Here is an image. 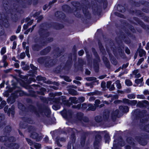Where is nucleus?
I'll return each instance as SVG.
<instances>
[{
    "mask_svg": "<svg viewBox=\"0 0 149 149\" xmlns=\"http://www.w3.org/2000/svg\"><path fill=\"white\" fill-rule=\"evenodd\" d=\"M100 101L99 100H96L95 101V105L96 107L100 103Z\"/></svg>",
    "mask_w": 149,
    "mask_h": 149,
    "instance_id": "obj_38",
    "label": "nucleus"
},
{
    "mask_svg": "<svg viewBox=\"0 0 149 149\" xmlns=\"http://www.w3.org/2000/svg\"><path fill=\"white\" fill-rule=\"evenodd\" d=\"M15 109V107L14 106L12 105L11 108H9L8 111V113L9 115L10 113H11L12 117H13V116L14 114V110Z\"/></svg>",
    "mask_w": 149,
    "mask_h": 149,
    "instance_id": "obj_7",
    "label": "nucleus"
},
{
    "mask_svg": "<svg viewBox=\"0 0 149 149\" xmlns=\"http://www.w3.org/2000/svg\"><path fill=\"white\" fill-rule=\"evenodd\" d=\"M65 114L66 116H67L68 115V112H66V110H64L62 112V114L63 116H64V114Z\"/></svg>",
    "mask_w": 149,
    "mask_h": 149,
    "instance_id": "obj_50",
    "label": "nucleus"
},
{
    "mask_svg": "<svg viewBox=\"0 0 149 149\" xmlns=\"http://www.w3.org/2000/svg\"><path fill=\"white\" fill-rule=\"evenodd\" d=\"M125 51L126 53L128 54H129L130 53V51L129 49L127 47H126Z\"/></svg>",
    "mask_w": 149,
    "mask_h": 149,
    "instance_id": "obj_55",
    "label": "nucleus"
},
{
    "mask_svg": "<svg viewBox=\"0 0 149 149\" xmlns=\"http://www.w3.org/2000/svg\"><path fill=\"white\" fill-rule=\"evenodd\" d=\"M143 78H141L140 79H136L135 82V83L137 84H139L141 83L143 81Z\"/></svg>",
    "mask_w": 149,
    "mask_h": 149,
    "instance_id": "obj_23",
    "label": "nucleus"
},
{
    "mask_svg": "<svg viewBox=\"0 0 149 149\" xmlns=\"http://www.w3.org/2000/svg\"><path fill=\"white\" fill-rule=\"evenodd\" d=\"M30 67L33 70V73L34 74L36 73V71L37 70V68L35 66H34L32 64L30 65Z\"/></svg>",
    "mask_w": 149,
    "mask_h": 149,
    "instance_id": "obj_30",
    "label": "nucleus"
},
{
    "mask_svg": "<svg viewBox=\"0 0 149 149\" xmlns=\"http://www.w3.org/2000/svg\"><path fill=\"white\" fill-rule=\"evenodd\" d=\"M95 99V97H91L89 99V100L90 101H93Z\"/></svg>",
    "mask_w": 149,
    "mask_h": 149,
    "instance_id": "obj_60",
    "label": "nucleus"
},
{
    "mask_svg": "<svg viewBox=\"0 0 149 149\" xmlns=\"http://www.w3.org/2000/svg\"><path fill=\"white\" fill-rule=\"evenodd\" d=\"M106 77V75H103L99 77L98 78L100 79H102Z\"/></svg>",
    "mask_w": 149,
    "mask_h": 149,
    "instance_id": "obj_61",
    "label": "nucleus"
},
{
    "mask_svg": "<svg viewBox=\"0 0 149 149\" xmlns=\"http://www.w3.org/2000/svg\"><path fill=\"white\" fill-rule=\"evenodd\" d=\"M101 86L103 89H104L106 88V83L105 82H102L101 84Z\"/></svg>",
    "mask_w": 149,
    "mask_h": 149,
    "instance_id": "obj_47",
    "label": "nucleus"
},
{
    "mask_svg": "<svg viewBox=\"0 0 149 149\" xmlns=\"http://www.w3.org/2000/svg\"><path fill=\"white\" fill-rule=\"evenodd\" d=\"M8 106H6L4 108V111L5 112H6L7 111V110L8 109Z\"/></svg>",
    "mask_w": 149,
    "mask_h": 149,
    "instance_id": "obj_63",
    "label": "nucleus"
},
{
    "mask_svg": "<svg viewBox=\"0 0 149 149\" xmlns=\"http://www.w3.org/2000/svg\"><path fill=\"white\" fill-rule=\"evenodd\" d=\"M127 144L125 146L126 149H131V147L133 146L134 144V143L132 141V139L131 137L128 138L127 140Z\"/></svg>",
    "mask_w": 149,
    "mask_h": 149,
    "instance_id": "obj_1",
    "label": "nucleus"
},
{
    "mask_svg": "<svg viewBox=\"0 0 149 149\" xmlns=\"http://www.w3.org/2000/svg\"><path fill=\"white\" fill-rule=\"evenodd\" d=\"M21 29V26H19L16 31V33H19L20 32V31Z\"/></svg>",
    "mask_w": 149,
    "mask_h": 149,
    "instance_id": "obj_53",
    "label": "nucleus"
},
{
    "mask_svg": "<svg viewBox=\"0 0 149 149\" xmlns=\"http://www.w3.org/2000/svg\"><path fill=\"white\" fill-rule=\"evenodd\" d=\"M87 105L86 103H84L82 104L81 107L83 109H85L87 108Z\"/></svg>",
    "mask_w": 149,
    "mask_h": 149,
    "instance_id": "obj_52",
    "label": "nucleus"
},
{
    "mask_svg": "<svg viewBox=\"0 0 149 149\" xmlns=\"http://www.w3.org/2000/svg\"><path fill=\"white\" fill-rule=\"evenodd\" d=\"M25 56V54L24 52L21 53L20 55V57L21 59H23Z\"/></svg>",
    "mask_w": 149,
    "mask_h": 149,
    "instance_id": "obj_46",
    "label": "nucleus"
},
{
    "mask_svg": "<svg viewBox=\"0 0 149 149\" xmlns=\"http://www.w3.org/2000/svg\"><path fill=\"white\" fill-rule=\"evenodd\" d=\"M85 100V98L84 97H79L78 100V102H83Z\"/></svg>",
    "mask_w": 149,
    "mask_h": 149,
    "instance_id": "obj_29",
    "label": "nucleus"
},
{
    "mask_svg": "<svg viewBox=\"0 0 149 149\" xmlns=\"http://www.w3.org/2000/svg\"><path fill=\"white\" fill-rule=\"evenodd\" d=\"M138 73V70H134L133 72V74L134 75H136Z\"/></svg>",
    "mask_w": 149,
    "mask_h": 149,
    "instance_id": "obj_64",
    "label": "nucleus"
},
{
    "mask_svg": "<svg viewBox=\"0 0 149 149\" xmlns=\"http://www.w3.org/2000/svg\"><path fill=\"white\" fill-rule=\"evenodd\" d=\"M31 137L36 140V141H39L41 140L42 137L40 134H38L35 132H33L31 134Z\"/></svg>",
    "mask_w": 149,
    "mask_h": 149,
    "instance_id": "obj_2",
    "label": "nucleus"
},
{
    "mask_svg": "<svg viewBox=\"0 0 149 149\" xmlns=\"http://www.w3.org/2000/svg\"><path fill=\"white\" fill-rule=\"evenodd\" d=\"M69 93L72 95H76L77 94V92L73 89H70L69 90Z\"/></svg>",
    "mask_w": 149,
    "mask_h": 149,
    "instance_id": "obj_14",
    "label": "nucleus"
},
{
    "mask_svg": "<svg viewBox=\"0 0 149 149\" xmlns=\"http://www.w3.org/2000/svg\"><path fill=\"white\" fill-rule=\"evenodd\" d=\"M88 106V110H89L94 111L96 108L95 106H94L91 104H89Z\"/></svg>",
    "mask_w": 149,
    "mask_h": 149,
    "instance_id": "obj_13",
    "label": "nucleus"
},
{
    "mask_svg": "<svg viewBox=\"0 0 149 149\" xmlns=\"http://www.w3.org/2000/svg\"><path fill=\"white\" fill-rule=\"evenodd\" d=\"M6 52V48L5 47H3L2 48L1 53L2 55L4 54Z\"/></svg>",
    "mask_w": 149,
    "mask_h": 149,
    "instance_id": "obj_40",
    "label": "nucleus"
},
{
    "mask_svg": "<svg viewBox=\"0 0 149 149\" xmlns=\"http://www.w3.org/2000/svg\"><path fill=\"white\" fill-rule=\"evenodd\" d=\"M29 25L28 24L24 25L23 26L24 29L25 30L28 27Z\"/></svg>",
    "mask_w": 149,
    "mask_h": 149,
    "instance_id": "obj_58",
    "label": "nucleus"
},
{
    "mask_svg": "<svg viewBox=\"0 0 149 149\" xmlns=\"http://www.w3.org/2000/svg\"><path fill=\"white\" fill-rule=\"evenodd\" d=\"M136 97L138 99H145V97L144 95H138L136 96Z\"/></svg>",
    "mask_w": 149,
    "mask_h": 149,
    "instance_id": "obj_32",
    "label": "nucleus"
},
{
    "mask_svg": "<svg viewBox=\"0 0 149 149\" xmlns=\"http://www.w3.org/2000/svg\"><path fill=\"white\" fill-rule=\"evenodd\" d=\"M125 83L127 86H130L132 84V82L129 79H126L125 81Z\"/></svg>",
    "mask_w": 149,
    "mask_h": 149,
    "instance_id": "obj_21",
    "label": "nucleus"
},
{
    "mask_svg": "<svg viewBox=\"0 0 149 149\" xmlns=\"http://www.w3.org/2000/svg\"><path fill=\"white\" fill-rule=\"evenodd\" d=\"M101 140V137L99 135H97L95 138L94 143V145L95 148H97Z\"/></svg>",
    "mask_w": 149,
    "mask_h": 149,
    "instance_id": "obj_3",
    "label": "nucleus"
},
{
    "mask_svg": "<svg viewBox=\"0 0 149 149\" xmlns=\"http://www.w3.org/2000/svg\"><path fill=\"white\" fill-rule=\"evenodd\" d=\"M39 47V46L37 45H33L32 46V48L35 51H38V48Z\"/></svg>",
    "mask_w": 149,
    "mask_h": 149,
    "instance_id": "obj_33",
    "label": "nucleus"
},
{
    "mask_svg": "<svg viewBox=\"0 0 149 149\" xmlns=\"http://www.w3.org/2000/svg\"><path fill=\"white\" fill-rule=\"evenodd\" d=\"M26 50L25 52L26 53V55L29 58L30 57V54H29V47H26Z\"/></svg>",
    "mask_w": 149,
    "mask_h": 149,
    "instance_id": "obj_35",
    "label": "nucleus"
},
{
    "mask_svg": "<svg viewBox=\"0 0 149 149\" xmlns=\"http://www.w3.org/2000/svg\"><path fill=\"white\" fill-rule=\"evenodd\" d=\"M13 46L12 48V49H14L16 48V45H17V43L16 42H15V41H14L13 42Z\"/></svg>",
    "mask_w": 149,
    "mask_h": 149,
    "instance_id": "obj_54",
    "label": "nucleus"
},
{
    "mask_svg": "<svg viewBox=\"0 0 149 149\" xmlns=\"http://www.w3.org/2000/svg\"><path fill=\"white\" fill-rule=\"evenodd\" d=\"M111 81H108L107 82V88H109L111 85Z\"/></svg>",
    "mask_w": 149,
    "mask_h": 149,
    "instance_id": "obj_43",
    "label": "nucleus"
},
{
    "mask_svg": "<svg viewBox=\"0 0 149 149\" xmlns=\"http://www.w3.org/2000/svg\"><path fill=\"white\" fill-rule=\"evenodd\" d=\"M7 138L6 136H3L0 137V141H6V139Z\"/></svg>",
    "mask_w": 149,
    "mask_h": 149,
    "instance_id": "obj_41",
    "label": "nucleus"
},
{
    "mask_svg": "<svg viewBox=\"0 0 149 149\" xmlns=\"http://www.w3.org/2000/svg\"><path fill=\"white\" fill-rule=\"evenodd\" d=\"M33 146L36 149H40L41 148V145L38 143H34Z\"/></svg>",
    "mask_w": 149,
    "mask_h": 149,
    "instance_id": "obj_24",
    "label": "nucleus"
},
{
    "mask_svg": "<svg viewBox=\"0 0 149 149\" xmlns=\"http://www.w3.org/2000/svg\"><path fill=\"white\" fill-rule=\"evenodd\" d=\"M69 101L72 103L77 104L78 102V100L75 97H70L69 99Z\"/></svg>",
    "mask_w": 149,
    "mask_h": 149,
    "instance_id": "obj_11",
    "label": "nucleus"
},
{
    "mask_svg": "<svg viewBox=\"0 0 149 149\" xmlns=\"http://www.w3.org/2000/svg\"><path fill=\"white\" fill-rule=\"evenodd\" d=\"M144 58H143L140 59L138 61L137 63V65H139L141 63L144 61Z\"/></svg>",
    "mask_w": 149,
    "mask_h": 149,
    "instance_id": "obj_42",
    "label": "nucleus"
},
{
    "mask_svg": "<svg viewBox=\"0 0 149 149\" xmlns=\"http://www.w3.org/2000/svg\"><path fill=\"white\" fill-rule=\"evenodd\" d=\"M119 109L121 111L124 112H127L129 111V108L127 106H121L119 107Z\"/></svg>",
    "mask_w": 149,
    "mask_h": 149,
    "instance_id": "obj_8",
    "label": "nucleus"
},
{
    "mask_svg": "<svg viewBox=\"0 0 149 149\" xmlns=\"http://www.w3.org/2000/svg\"><path fill=\"white\" fill-rule=\"evenodd\" d=\"M84 53V51L83 50H81L79 52V55L80 56H82Z\"/></svg>",
    "mask_w": 149,
    "mask_h": 149,
    "instance_id": "obj_57",
    "label": "nucleus"
},
{
    "mask_svg": "<svg viewBox=\"0 0 149 149\" xmlns=\"http://www.w3.org/2000/svg\"><path fill=\"white\" fill-rule=\"evenodd\" d=\"M136 139L137 141L139 142V143L143 146L147 144V142L146 141H144L143 143H142L141 141H140V140L139 139V137H137L136 138Z\"/></svg>",
    "mask_w": 149,
    "mask_h": 149,
    "instance_id": "obj_20",
    "label": "nucleus"
},
{
    "mask_svg": "<svg viewBox=\"0 0 149 149\" xmlns=\"http://www.w3.org/2000/svg\"><path fill=\"white\" fill-rule=\"evenodd\" d=\"M44 113L45 115L48 116L50 113V111L49 109H47L44 110Z\"/></svg>",
    "mask_w": 149,
    "mask_h": 149,
    "instance_id": "obj_22",
    "label": "nucleus"
},
{
    "mask_svg": "<svg viewBox=\"0 0 149 149\" xmlns=\"http://www.w3.org/2000/svg\"><path fill=\"white\" fill-rule=\"evenodd\" d=\"M81 106V104H79L77 105H74L72 106V107L74 108L77 109H79L80 108Z\"/></svg>",
    "mask_w": 149,
    "mask_h": 149,
    "instance_id": "obj_34",
    "label": "nucleus"
},
{
    "mask_svg": "<svg viewBox=\"0 0 149 149\" xmlns=\"http://www.w3.org/2000/svg\"><path fill=\"white\" fill-rule=\"evenodd\" d=\"M87 80L88 81H93V82L96 81V78L95 77H89L86 78Z\"/></svg>",
    "mask_w": 149,
    "mask_h": 149,
    "instance_id": "obj_19",
    "label": "nucleus"
},
{
    "mask_svg": "<svg viewBox=\"0 0 149 149\" xmlns=\"http://www.w3.org/2000/svg\"><path fill=\"white\" fill-rule=\"evenodd\" d=\"M110 91L113 90L115 89V87L114 84H112L111 85V86L109 88Z\"/></svg>",
    "mask_w": 149,
    "mask_h": 149,
    "instance_id": "obj_48",
    "label": "nucleus"
},
{
    "mask_svg": "<svg viewBox=\"0 0 149 149\" xmlns=\"http://www.w3.org/2000/svg\"><path fill=\"white\" fill-rule=\"evenodd\" d=\"M6 104V102L5 101H2L0 104V109H2Z\"/></svg>",
    "mask_w": 149,
    "mask_h": 149,
    "instance_id": "obj_26",
    "label": "nucleus"
},
{
    "mask_svg": "<svg viewBox=\"0 0 149 149\" xmlns=\"http://www.w3.org/2000/svg\"><path fill=\"white\" fill-rule=\"evenodd\" d=\"M98 93L99 92L98 91H95L94 92L88 93V95H98Z\"/></svg>",
    "mask_w": 149,
    "mask_h": 149,
    "instance_id": "obj_31",
    "label": "nucleus"
},
{
    "mask_svg": "<svg viewBox=\"0 0 149 149\" xmlns=\"http://www.w3.org/2000/svg\"><path fill=\"white\" fill-rule=\"evenodd\" d=\"M105 142L108 143L110 139L109 136L107 134H106L105 136Z\"/></svg>",
    "mask_w": 149,
    "mask_h": 149,
    "instance_id": "obj_28",
    "label": "nucleus"
},
{
    "mask_svg": "<svg viewBox=\"0 0 149 149\" xmlns=\"http://www.w3.org/2000/svg\"><path fill=\"white\" fill-rule=\"evenodd\" d=\"M16 36H13L11 37L10 40L11 41H13L16 39Z\"/></svg>",
    "mask_w": 149,
    "mask_h": 149,
    "instance_id": "obj_56",
    "label": "nucleus"
},
{
    "mask_svg": "<svg viewBox=\"0 0 149 149\" xmlns=\"http://www.w3.org/2000/svg\"><path fill=\"white\" fill-rule=\"evenodd\" d=\"M95 119L96 121L97 122H99L101 120L100 117L99 116L96 117L95 118Z\"/></svg>",
    "mask_w": 149,
    "mask_h": 149,
    "instance_id": "obj_44",
    "label": "nucleus"
},
{
    "mask_svg": "<svg viewBox=\"0 0 149 149\" xmlns=\"http://www.w3.org/2000/svg\"><path fill=\"white\" fill-rule=\"evenodd\" d=\"M123 101L124 102L130 104L132 106L135 105L137 103V101L136 100H130L126 99H123Z\"/></svg>",
    "mask_w": 149,
    "mask_h": 149,
    "instance_id": "obj_4",
    "label": "nucleus"
},
{
    "mask_svg": "<svg viewBox=\"0 0 149 149\" xmlns=\"http://www.w3.org/2000/svg\"><path fill=\"white\" fill-rule=\"evenodd\" d=\"M118 112V110H116L114 112L112 113L111 114V117L113 119H114L117 116Z\"/></svg>",
    "mask_w": 149,
    "mask_h": 149,
    "instance_id": "obj_15",
    "label": "nucleus"
},
{
    "mask_svg": "<svg viewBox=\"0 0 149 149\" xmlns=\"http://www.w3.org/2000/svg\"><path fill=\"white\" fill-rule=\"evenodd\" d=\"M51 49V48L50 47H48L45 50V52L44 53L42 54V55H45L49 52Z\"/></svg>",
    "mask_w": 149,
    "mask_h": 149,
    "instance_id": "obj_36",
    "label": "nucleus"
},
{
    "mask_svg": "<svg viewBox=\"0 0 149 149\" xmlns=\"http://www.w3.org/2000/svg\"><path fill=\"white\" fill-rule=\"evenodd\" d=\"M26 140L28 144L30 146L33 145L32 141L30 139L27 138H26Z\"/></svg>",
    "mask_w": 149,
    "mask_h": 149,
    "instance_id": "obj_37",
    "label": "nucleus"
},
{
    "mask_svg": "<svg viewBox=\"0 0 149 149\" xmlns=\"http://www.w3.org/2000/svg\"><path fill=\"white\" fill-rule=\"evenodd\" d=\"M139 53V55L140 57H142L145 54V51L143 49H139L137 51V52Z\"/></svg>",
    "mask_w": 149,
    "mask_h": 149,
    "instance_id": "obj_12",
    "label": "nucleus"
},
{
    "mask_svg": "<svg viewBox=\"0 0 149 149\" xmlns=\"http://www.w3.org/2000/svg\"><path fill=\"white\" fill-rule=\"evenodd\" d=\"M36 26V25L33 26L31 28L27 30L24 33L25 34H28L29 32L31 31L32 32L34 29L35 27Z\"/></svg>",
    "mask_w": 149,
    "mask_h": 149,
    "instance_id": "obj_16",
    "label": "nucleus"
},
{
    "mask_svg": "<svg viewBox=\"0 0 149 149\" xmlns=\"http://www.w3.org/2000/svg\"><path fill=\"white\" fill-rule=\"evenodd\" d=\"M34 113L37 116H40V115L43 114L42 112V110L41 109H35L34 110Z\"/></svg>",
    "mask_w": 149,
    "mask_h": 149,
    "instance_id": "obj_6",
    "label": "nucleus"
},
{
    "mask_svg": "<svg viewBox=\"0 0 149 149\" xmlns=\"http://www.w3.org/2000/svg\"><path fill=\"white\" fill-rule=\"evenodd\" d=\"M143 93L145 95H149V91L148 90L146 89L143 91Z\"/></svg>",
    "mask_w": 149,
    "mask_h": 149,
    "instance_id": "obj_49",
    "label": "nucleus"
},
{
    "mask_svg": "<svg viewBox=\"0 0 149 149\" xmlns=\"http://www.w3.org/2000/svg\"><path fill=\"white\" fill-rule=\"evenodd\" d=\"M63 103L64 104H66L67 105H68V101H66L65 100H62Z\"/></svg>",
    "mask_w": 149,
    "mask_h": 149,
    "instance_id": "obj_59",
    "label": "nucleus"
},
{
    "mask_svg": "<svg viewBox=\"0 0 149 149\" xmlns=\"http://www.w3.org/2000/svg\"><path fill=\"white\" fill-rule=\"evenodd\" d=\"M116 86L118 89H120L121 88V84L120 83V81L119 80H117L115 82Z\"/></svg>",
    "mask_w": 149,
    "mask_h": 149,
    "instance_id": "obj_17",
    "label": "nucleus"
},
{
    "mask_svg": "<svg viewBox=\"0 0 149 149\" xmlns=\"http://www.w3.org/2000/svg\"><path fill=\"white\" fill-rule=\"evenodd\" d=\"M19 147V145L15 143H11L8 146V148H7L6 149H10V148L13 149H17ZM1 149H3V147L1 148ZM4 149V148H3Z\"/></svg>",
    "mask_w": 149,
    "mask_h": 149,
    "instance_id": "obj_5",
    "label": "nucleus"
},
{
    "mask_svg": "<svg viewBox=\"0 0 149 149\" xmlns=\"http://www.w3.org/2000/svg\"><path fill=\"white\" fill-rule=\"evenodd\" d=\"M127 97L130 99H134L135 98V95L134 94H130L128 95Z\"/></svg>",
    "mask_w": 149,
    "mask_h": 149,
    "instance_id": "obj_25",
    "label": "nucleus"
},
{
    "mask_svg": "<svg viewBox=\"0 0 149 149\" xmlns=\"http://www.w3.org/2000/svg\"><path fill=\"white\" fill-rule=\"evenodd\" d=\"M145 131H146V132H149V124L146 125L144 128Z\"/></svg>",
    "mask_w": 149,
    "mask_h": 149,
    "instance_id": "obj_45",
    "label": "nucleus"
},
{
    "mask_svg": "<svg viewBox=\"0 0 149 149\" xmlns=\"http://www.w3.org/2000/svg\"><path fill=\"white\" fill-rule=\"evenodd\" d=\"M59 100H58V101H57V103L58 104V106H57L56 105H54L53 106L52 108L54 110H56L60 108V107L59 105L60 104V103H59Z\"/></svg>",
    "mask_w": 149,
    "mask_h": 149,
    "instance_id": "obj_18",
    "label": "nucleus"
},
{
    "mask_svg": "<svg viewBox=\"0 0 149 149\" xmlns=\"http://www.w3.org/2000/svg\"><path fill=\"white\" fill-rule=\"evenodd\" d=\"M14 140H15V139H14V137H11L8 139V140H7V141L11 142V141H14Z\"/></svg>",
    "mask_w": 149,
    "mask_h": 149,
    "instance_id": "obj_51",
    "label": "nucleus"
},
{
    "mask_svg": "<svg viewBox=\"0 0 149 149\" xmlns=\"http://www.w3.org/2000/svg\"><path fill=\"white\" fill-rule=\"evenodd\" d=\"M64 79L66 81L70 82L71 80L70 79L69 77L67 76H65L64 77Z\"/></svg>",
    "mask_w": 149,
    "mask_h": 149,
    "instance_id": "obj_39",
    "label": "nucleus"
},
{
    "mask_svg": "<svg viewBox=\"0 0 149 149\" xmlns=\"http://www.w3.org/2000/svg\"><path fill=\"white\" fill-rule=\"evenodd\" d=\"M83 114L82 113H78L77 114V118L79 120L81 121L82 119L84 121H86L88 120V119L86 120H83Z\"/></svg>",
    "mask_w": 149,
    "mask_h": 149,
    "instance_id": "obj_9",
    "label": "nucleus"
},
{
    "mask_svg": "<svg viewBox=\"0 0 149 149\" xmlns=\"http://www.w3.org/2000/svg\"><path fill=\"white\" fill-rule=\"evenodd\" d=\"M36 79L38 81H45L46 80V78L45 77H42L41 76H38L36 77Z\"/></svg>",
    "mask_w": 149,
    "mask_h": 149,
    "instance_id": "obj_27",
    "label": "nucleus"
},
{
    "mask_svg": "<svg viewBox=\"0 0 149 149\" xmlns=\"http://www.w3.org/2000/svg\"><path fill=\"white\" fill-rule=\"evenodd\" d=\"M138 104L140 105L141 107H144L148 105V102L147 100H144L139 102Z\"/></svg>",
    "mask_w": 149,
    "mask_h": 149,
    "instance_id": "obj_10",
    "label": "nucleus"
},
{
    "mask_svg": "<svg viewBox=\"0 0 149 149\" xmlns=\"http://www.w3.org/2000/svg\"><path fill=\"white\" fill-rule=\"evenodd\" d=\"M6 130H7L8 132H9V131H10V130H11V128L10 127V126H8L6 128Z\"/></svg>",
    "mask_w": 149,
    "mask_h": 149,
    "instance_id": "obj_62",
    "label": "nucleus"
}]
</instances>
